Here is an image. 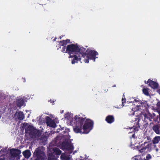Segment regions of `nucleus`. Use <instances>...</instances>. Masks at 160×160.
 I'll return each mask as SVG.
<instances>
[{"instance_id":"37","label":"nucleus","mask_w":160,"mask_h":160,"mask_svg":"<svg viewBox=\"0 0 160 160\" xmlns=\"http://www.w3.org/2000/svg\"><path fill=\"white\" fill-rule=\"evenodd\" d=\"M56 37L53 40V41H56Z\"/></svg>"},{"instance_id":"42","label":"nucleus","mask_w":160,"mask_h":160,"mask_svg":"<svg viewBox=\"0 0 160 160\" xmlns=\"http://www.w3.org/2000/svg\"><path fill=\"white\" fill-rule=\"evenodd\" d=\"M44 139H46V137H44Z\"/></svg>"},{"instance_id":"3","label":"nucleus","mask_w":160,"mask_h":160,"mask_svg":"<svg viewBox=\"0 0 160 160\" xmlns=\"http://www.w3.org/2000/svg\"><path fill=\"white\" fill-rule=\"evenodd\" d=\"M78 45L77 43L71 44L67 46L65 53H68L69 55L77 53Z\"/></svg>"},{"instance_id":"15","label":"nucleus","mask_w":160,"mask_h":160,"mask_svg":"<svg viewBox=\"0 0 160 160\" xmlns=\"http://www.w3.org/2000/svg\"><path fill=\"white\" fill-rule=\"evenodd\" d=\"M155 116V115L154 113H153L152 114L149 113L144 115L145 119H147L149 122H151L152 119H153Z\"/></svg>"},{"instance_id":"43","label":"nucleus","mask_w":160,"mask_h":160,"mask_svg":"<svg viewBox=\"0 0 160 160\" xmlns=\"http://www.w3.org/2000/svg\"><path fill=\"white\" fill-rule=\"evenodd\" d=\"M41 140H42V139L43 137H41Z\"/></svg>"},{"instance_id":"29","label":"nucleus","mask_w":160,"mask_h":160,"mask_svg":"<svg viewBox=\"0 0 160 160\" xmlns=\"http://www.w3.org/2000/svg\"><path fill=\"white\" fill-rule=\"evenodd\" d=\"M89 59L87 58V59H85L84 60V62L85 63H88L89 62Z\"/></svg>"},{"instance_id":"27","label":"nucleus","mask_w":160,"mask_h":160,"mask_svg":"<svg viewBox=\"0 0 160 160\" xmlns=\"http://www.w3.org/2000/svg\"><path fill=\"white\" fill-rule=\"evenodd\" d=\"M122 104H123V103H125L126 102V98H122Z\"/></svg>"},{"instance_id":"48","label":"nucleus","mask_w":160,"mask_h":160,"mask_svg":"<svg viewBox=\"0 0 160 160\" xmlns=\"http://www.w3.org/2000/svg\"><path fill=\"white\" fill-rule=\"evenodd\" d=\"M105 91L106 92H107V91L106 90H105Z\"/></svg>"},{"instance_id":"28","label":"nucleus","mask_w":160,"mask_h":160,"mask_svg":"<svg viewBox=\"0 0 160 160\" xmlns=\"http://www.w3.org/2000/svg\"><path fill=\"white\" fill-rule=\"evenodd\" d=\"M156 105L158 107H160V101L158 102Z\"/></svg>"},{"instance_id":"40","label":"nucleus","mask_w":160,"mask_h":160,"mask_svg":"<svg viewBox=\"0 0 160 160\" xmlns=\"http://www.w3.org/2000/svg\"><path fill=\"white\" fill-rule=\"evenodd\" d=\"M40 159L36 158L34 160H40Z\"/></svg>"},{"instance_id":"45","label":"nucleus","mask_w":160,"mask_h":160,"mask_svg":"<svg viewBox=\"0 0 160 160\" xmlns=\"http://www.w3.org/2000/svg\"><path fill=\"white\" fill-rule=\"evenodd\" d=\"M144 160H148V159H145Z\"/></svg>"},{"instance_id":"41","label":"nucleus","mask_w":160,"mask_h":160,"mask_svg":"<svg viewBox=\"0 0 160 160\" xmlns=\"http://www.w3.org/2000/svg\"><path fill=\"white\" fill-rule=\"evenodd\" d=\"M144 82L145 83V84H147V82H146L145 80V81H144Z\"/></svg>"},{"instance_id":"21","label":"nucleus","mask_w":160,"mask_h":160,"mask_svg":"<svg viewBox=\"0 0 160 160\" xmlns=\"http://www.w3.org/2000/svg\"><path fill=\"white\" fill-rule=\"evenodd\" d=\"M23 154L25 158H29L30 156V152L28 150H26L23 152Z\"/></svg>"},{"instance_id":"1","label":"nucleus","mask_w":160,"mask_h":160,"mask_svg":"<svg viewBox=\"0 0 160 160\" xmlns=\"http://www.w3.org/2000/svg\"><path fill=\"white\" fill-rule=\"evenodd\" d=\"M85 118L76 115L72 119L70 123L74 125L73 129L75 133L87 134L92 129L93 122L89 119L85 121Z\"/></svg>"},{"instance_id":"5","label":"nucleus","mask_w":160,"mask_h":160,"mask_svg":"<svg viewBox=\"0 0 160 160\" xmlns=\"http://www.w3.org/2000/svg\"><path fill=\"white\" fill-rule=\"evenodd\" d=\"M147 143V142H144L143 143L141 144L140 146H138L137 148L138 151L142 153L149 151L151 145L149 144H148L146 145V144Z\"/></svg>"},{"instance_id":"18","label":"nucleus","mask_w":160,"mask_h":160,"mask_svg":"<svg viewBox=\"0 0 160 160\" xmlns=\"http://www.w3.org/2000/svg\"><path fill=\"white\" fill-rule=\"evenodd\" d=\"M70 40L68 39L61 41L59 42V46H65L68 43H70Z\"/></svg>"},{"instance_id":"10","label":"nucleus","mask_w":160,"mask_h":160,"mask_svg":"<svg viewBox=\"0 0 160 160\" xmlns=\"http://www.w3.org/2000/svg\"><path fill=\"white\" fill-rule=\"evenodd\" d=\"M62 146L64 149L67 150L72 151L74 149L73 145L68 142H63L62 143Z\"/></svg>"},{"instance_id":"32","label":"nucleus","mask_w":160,"mask_h":160,"mask_svg":"<svg viewBox=\"0 0 160 160\" xmlns=\"http://www.w3.org/2000/svg\"><path fill=\"white\" fill-rule=\"evenodd\" d=\"M61 46H59V45H57V47H58V49H59V48H61Z\"/></svg>"},{"instance_id":"17","label":"nucleus","mask_w":160,"mask_h":160,"mask_svg":"<svg viewBox=\"0 0 160 160\" xmlns=\"http://www.w3.org/2000/svg\"><path fill=\"white\" fill-rule=\"evenodd\" d=\"M160 141V136H156L152 139V142L153 144H158Z\"/></svg>"},{"instance_id":"4","label":"nucleus","mask_w":160,"mask_h":160,"mask_svg":"<svg viewBox=\"0 0 160 160\" xmlns=\"http://www.w3.org/2000/svg\"><path fill=\"white\" fill-rule=\"evenodd\" d=\"M98 55V53L94 50H90L89 48L87 49V53L86 54V57L87 58L90 60L95 61V59L97 58L96 56Z\"/></svg>"},{"instance_id":"39","label":"nucleus","mask_w":160,"mask_h":160,"mask_svg":"<svg viewBox=\"0 0 160 160\" xmlns=\"http://www.w3.org/2000/svg\"><path fill=\"white\" fill-rule=\"evenodd\" d=\"M156 151L158 152V149L157 148L156 149Z\"/></svg>"},{"instance_id":"20","label":"nucleus","mask_w":160,"mask_h":160,"mask_svg":"<svg viewBox=\"0 0 160 160\" xmlns=\"http://www.w3.org/2000/svg\"><path fill=\"white\" fill-rule=\"evenodd\" d=\"M53 150L54 153L56 155H60L62 153V151L57 148H54Z\"/></svg>"},{"instance_id":"33","label":"nucleus","mask_w":160,"mask_h":160,"mask_svg":"<svg viewBox=\"0 0 160 160\" xmlns=\"http://www.w3.org/2000/svg\"><path fill=\"white\" fill-rule=\"evenodd\" d=\"M132 137L134 138H135V134H133L132 136Z\"/></svg>"},{"instance_id":"12","label":"nucleus","mask_w":160,"mask_h":160,"mask_svg":"<svg viewBox=\"0 0 160 160\" xmlns=\"http://www.w3.org/2000/svg\"><path fill=\"white\" fill-rule=\"evenodd\" d=\"M147 84L151 87L152 88L154 89H156L158 88V84L156 82L151 80L150 79H149L147 82Z\"/></svg>"},{"instance_id":"35","label":"nucleus","mask_w":160,"mask_h":160,"mask_svg":"<svg viewBox=\"0 0 160 160\" xmlns=\"http://www.w3.org/2000/svg\"><path fill=\"white\" fill-rule=\"evenodd\" d=\"M62 37H63V36H60V37H59V38H60V39H61L62 38Z\"/></svg>"},{"instance_id":"34","label":"nucleus","mask_w":160,"mask_h":160,"mask_svg":"<svg viewBox=\"0 0 160 160\" xmlns=\"http://www.w3.org/2000/svg\"><path fill=\"white\" fill-rule=\"evenodd\" d=\"M157 119L156 120H154V119H153V120L155 121V122H156L157 121V119H158V116H157Z\"/></svg>"},{"instance_id":"11","label":"nucleus","mask_w":160,"mask_h":160,"mask_svg":"<svg viewBox=\"0 0 160 160\" xmlns=\"http://www.w3.org/2000/svg\"><path fill=\"white\" fill-rule=\"evenodd\" d=\"M78 50L77 53H79L83 58H85L86 56V54L87 53V50H86L85 48L78 45Z\"/></svg>"},{"instance_id":"14","label":"nucleus","mask_w":160,"mask_h":160,"mask_svg":"<svg viewBox=\"0 0 160 160\" xmlns=\"http://www.w3.org/2000/svg\"><path fill=\"white\" fill-rule=\"evenodd\" d=\"M105 121L108 123L111 124L114 122V117L113 115H108L106 117Z\"/></svg>"},{"instance_id":"46","label":"nucleus","mask_w":160,"mask_h":160,"mask_svg":"<svg viewBox=\"0 0 160 160\" xmlns=\"http://www.w3.org/2000/svg\"><path fill=\"white\" fill-rule=\"evenodd\" d=\"M139 120H140V119L138 120V122H139Z\"/></svg>"},{"instance_id":"19","label":"nucleus","mask_w":160,"mask_h":160,"mask_svg":"<svg viewBox=\"0 0 160 160\" xmlns=\"http://www.w3.org/2000/svg\"><path fill=\"white\" fill-rule=\"evenodd\" d=\"M17 118L19 120H22L24 118V115L23 112L21 111L19 112L18 113Z\"/></svg>"},{"instance_id":"16","label":"nucleus","mask_w":160,"mask_h":160,"mask_svg":"<svg viewBox=\"0 0 160 160\" xmlns=\"http://www.w3.org/2000/svg\"><path fill=\"white\" fill-rule=\"evenodd\" d=\"M24 103V100L23 99H19L16 101V104L17 106L19 107H21L22 106Z\"/></svg>"},{"instance_id":"36","label":"nucleus","mask_w":160,"mask_h":160,"mask_svg":"<svg viewBox=\"0 0 160 160\" xmlns=\"http://www.w3.org/2000/svg\"><path fill=\"white\" fill-rule=\"evenodd\" d=\"M0 160H5L4 158H0Z\"/></svg>"},{"instance_id":"8","label":"nucleus","mask_w":160,"mask_h":160,"mask_svg":"<svg viewBox=\"0 0 160 160\" xmlns=\"http://www.w3.org/2000/svg\"><path fill=\"white\" fill-rule=\"evenodd\" d=\"M46 123L48 126L52 128H55L56 127V124L53 120H52L50 117H46Z\"/></svg>"},{"instance_id":"9","label":"nucleus","mask_w":160,"mask_h":160,"mask_svg":"<svg viewBox=\"0 0 160 160\" xmlns=\"http://www.w3.org/2000/svg\"><path fill=\"white\" fill-rule=\"evenodd\" d=\"M35 153L37 158L40 159L41 160H45V154L44 152L40 149L36 150L34 152Z\"/></svg>"},{"instance_id":"30","label":"nucleus","mask_w":160,"mask_h":160,"mask_svg":"<svg viewBox=\"0 0 160 160\" xmlns=\"http://www.w3.org/2000/svg\"><path fill=\"white\" fill-rule=\"evenodd\" d=\"M48 160H55V159L53 158L49 157L48 158Z\"/></svg>"},{"instance_id":"13","label":"nucleus","mask_w":160,"mask_h":160,"mask_svg":"<svg viewBox=\"0 0 160 160\" xmlns=\"http://www.w3.org/2000/svg\"><path fill=\"white\" fill-rule=\"evenodd\" d=\"M152 129L154 132L158 135H160V124H154L152 127Z\"/></svg>"},{"instance_id":"31","label":"nucleus","mask_w":160,"mask_h":160,"mask_svg":"<svg viewBox=\"0 0 160 160\" xmlns=\"http://www.w3.org/2000/svg\"><path fill=\"white\" fill-rule=\"evenodd\" d=\"M22 81H23V82H25L26 80H25V78H22Z\"/></svg>"},{"instance_id":"47","label":"nucleus","mask_w":160,"mask_h":160,"mask_svg":"<svg viewBox=\"0 0 160 160\" xmlns=\"http://www.w3.org/2000/svg\"><path fill=\"white\" fill-rule=\"evenodd\" d=\"M17 113V112H16V113H15V115H16V114Z\"/></svg>"},{"instance_id":"38","label":"nucleus","mask_w":160,"mask_h":160,"mask_svg":"<svg viewBox=\"0 0 160 160\" xmlns=\"http://www.w3.org/2000/svg\"><path fill=\"white\" fill-rule=\"evenodd\" d=\"M112 87H116V85H114L112 86Z\"/></svg>"},{"instance_id":"23","label":"nucleus","mask_w":160,"mask_h":160,"mask_svg":"<svg viewBox=\"0 0 160 160\" xmlns=\"http://www.w3.org/2000/svg\"><path fill=\"white\" fill-rule=\"evenodd\" d=\"M143 93L146 95L148 96L149 95L148 89L147 88H143L142 89Z\"/></svg>"},{"instance_id":"25","label":"nucleus","mask_w":160,"mask_h":160,"mask_svg":"<svg viewBox=\"0 0 160 160\" xmlns=\"http://www.w3.org/2000/svg\"><path fill=\"white\" fill-rule=\"evenodd\" d=\"M152 156L150 154H148L146 156V159L149 160L152 158Z\"/></svg>"},{"instance_id":"6","label":"nucleus","mask_w":160,"mask_h":160,"mask_svg":"<svg viewBox=\"0 0 160 160\" xmlns=\"http://www.w3.org/2000/svg\"><path fill=\"white\" fill-rule=\"evenodd\" d=\"M10 153L11 157L14 159L16 158V159L18 160L20 158L19 154L21 153L20 150L17 149L12 148L10 150Z\"/></svg>"},{"instance_id":"44","label":"nucleus","mask_w":160,"mask_h":160,"mask_svg":"<svg viewBox=\"0 0 160 160\" xmlns=\"http://www.w3.org/2000/svg\"><path fill=\"white\" fill-rule=\"evenodd\" d=\"M159 94H160V90L159 91Z\"/></svg>"},{"instance_id":"2","label":"nucleus","mask_w":160,"mask_h":160,"mask_svg":"<svg viewBox=\"0 0 160 160\" xmlns=\"http://www.w3.org/2000/svg\"><path fill=\"white\" fill-rule=\"evenodd\" d=\"M26 131H30L29 134L31 138H35L36 137H39L41 135V133L39 130L36 129H34L33 127L29 125L25 129Z\"/></svg>"},{"instance_id":"24","label":"nucleus","mask_w":160,"mask_h":160,"mask_svg":"<svg viewBox=\"0 0 160 160\" xmlns=\"http://www.w3.org/2000/svg\"><path fill=\"white\" fill-rule=\"evenodd\" d=\"M61 158L63 160H69L68 159L67 157L64 153L61 154Z\"/></svg>"},{"instance_id":"22","label":"nucleus","mask_w":160,"mask_h":160,"mask_svg":"<svg viewBox=\"0 0 160 160\" xmlns=\"http://www.w3.org/2000/svg\"><path fill=\"white\" fill-rule=\"evenodd\" d=\"M132 159L133 160H143V159L141 156L137 155L133 157Z\"/></svg>"},{"instance_id":"26","label":"nucleus","mask_w":160,"mask_h":160,"mask_svg":"<svg viewBox=\"0 0 160 160\" xmlns=\"http://www.w3.org/2000/svg\"><path fill=\"white\" fill-rule=\"evenodd\" d=\"M66 49V46H64L63 47V48H62V49L61 50V51L63 52H65Z\"/></svg>"},{"instance_id":"7","label":"nucleus","mask_w":160,"mask_h":160,"mask_svg":"<svg viewBox=\"0 0 160 160\" xmlns=\"http://www.w3.org/2000/svg\"><path fill=\"white\" fill-rule=\"evenodd\" d=\"M82 57L78 53L74 54L69 55V58H73L71 62L72 64H74L75 63H78V61H80L81 60Z\"/></svg>"}]
</instances>
